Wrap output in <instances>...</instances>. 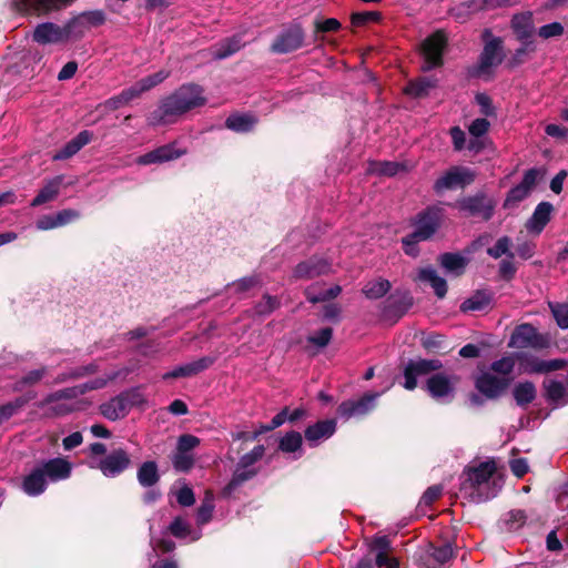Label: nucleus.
Returning a JSON list of instances; mask_svg holds the SVG:
<instances>
[{
  "label": "nucleus",
  "instance_id": "obj_42",
  "mask_svg": "<svg viewBox=\"0 0 568 568\" xmlns=\"http://www.w3.org/2000/svg\"><path fill=\"white\" fill-rule=\"evenodd\" d=\"M403 170V165L398 162H389V161H375L371 162L368 166V171L371 173H376L385 176L396 175L399 171Z\"/></svg>",
  "mask_w": 568,
  "mask_h": 568
},
{
  "label": "nucleus",
  "instance_id": "obj_54",
  "mask_svg": "<svg viewBox=\"0 0 568 568\" xmlns=\"http://www.w3.org/2000/svg\"><path fill=\"white\" fill-rule=\"evenodd\" d=\"M510 244H511L510 239L507 236H503V237L498 239V241L496 242V244L493 247H489L487 250V254L494 258H499L500 256L506 255V254H508L509 257H513V254L509 253Z\"/></svg>",
  "mask_w": 568,
  "mask_h": 568
},
{
  "label": "nucleus",
  "instance_id": "obj_25",
  "mask_svg": "<svg viewBox=\"0 0 568 568\" xmlns=\"http://www.w3.org/2000/svg\"><path fill=\"white\" fill-rule=\"evenodd\" d=\"M552 205L549 202L539 203L531 217L526 223V229L535 234H540L550 221Z\"/></svg>",
  "mask_w": 568,
  "mask_h": 568
},
{
  "label": "nucleus",
  "instance_id": "obj_47",
  "mask_svg": "<svg viewBox=\"0 0 568 568\" xmlns=\"http://www.w3.org/2000/svg\"><path fill=\"white\" fill-rule=\"evenodd\" d=\"M549 308L556 320L557 325L566 329L568 328V304L566 303H549Z\"/></svg>",
  "mask_w": 568,
  "mask_h": 568
},
{
  "label": "nucleus",
  "instance_id": "obj_52",
  "mask_svg": "<svg viewBox=\"0 0 568 568\" xmlns=\"http://www.w3.org/2000/svg\"><path fill=\"white\" fill-rule=\"evenodd\" d=\"M420 344L429 352H436L444 348L445 337L440 334L429 333L420 338Z\"/></svg>",
  "mask_w": 568,
  "mask_h": 568
},
{
  "label": "nucleus",
  "instance_id": "obj_43",
  "mask_svg": "<svg viewBox=\"0 0 568 568\" xmlns=\"http://www.w3.org/2000/svg\"><path fill=\"white\" fill-rule=\"evenodd\" d=\"M303 443L302 435L298 432H288L280 439V449L284 453H296L301 449Z\"/></svg>",
  "mask_w": 568,
  "mask_h": 568
},
{
  "label": "nucleus",
  "instance_id": "obj_50",
  "mask_svg": "<svg viewBox=\"0 0 568 568\" xmlns=\"http://www.w3.org/2000/svg\"><path fill=\"white\" fill-rule=\"evenodd\" d=\"M515 367V359L513 356H505L498 361H495L490 368L494 373L499 374V377H508Z\"/></svg>",
  "mask_w": 568,
  "mask_h": 568
},
{
  "label": "nucleus",
  "instance_id": "obj_29",
  "mask_svg": "<svg viewBox=\"0 0 568 568\" xmlns=\"http://www.w3.org/2000/svg\"><path fill=\"white\" fill-rule=\"evenodd\" d=\"M62 182L63 178L61 175L49 180L39 191L38 195L32 200L31 206H40L44 203L53 201L60 192Z\"/></svg>",
  "mask_w": 568,
  "mask_h": 568
},
{
  "label": "nucleus",
  "instance_id": "obj_39",
  "mask_svg": "<svg viewBox=\"0 0 568 568\" xmlns=\"http://www.w3.org/2000/svg\"><path fill=\"white\" fill-rule=\"evenodd\" d=\"M389 290V281L385 278H377L366 283L363 287V293L367 298L377 300L383 297Z\"/></svg>",
  "mask_w": 568,
  "mask_h": 568
},
{
  "label": "nucleus",
  "instance_id": "obj_48",
  "mask_svg": "<svg viewBox=\"0 0 568 568\" xmlns=\"http://www.w3.org/2000/svg\"><path fill=\"white\" fill-rule=\"evenodd\" d=\"M169 71L160 70L159 72L148 75L140 81H138V85L140 90L143 92L151 90L152 88L156 87L158 84L162 83L168 77Z\"/></svg>",
  "mask_w": 568,
  "mask_h": 568
},
{
  "label": "nucleus",
  "instance_id": "obj_51",
  "mask_svg": "<svg viewBox=\"0 0 568 568\" xmlns=\"http://www.w3.org/2000/svg\"><path fill=\"white\" fill-rule=\"evenodd\" d=\"M341 291H342L341 286L335 285L326 291H323V292H320L316 294V293H314L313 287H310L306 290V296L310 302L317 303V302L327 301V300H332V298L336 297L341 293Z\"/></svg>",
  "mask_w": 568,
  "mask_h": 568
},
{
  "label": "nucleus",
  "instance_id": "obj_4",
  "mask_svg": "<svg viewBox=\"0 0 568 568\" xmlns=\"http://www.w3.org/2000/svg\"><path fill=\"white\" fill-rule=\"evenodd\" d=\"M496 471L495 462H483L478 466L469 468L462 484V489L469 495L473 501L483 503L495 497L500 485L494 478Z\"/></svg>",
  "mask_w": 568,
  "mask_h": 568
},
{
  "label": "nucleus",
  "instance_id": "obj_18",
  "mask_svg": "<svg viewBox=\"0 0 568 568\" xmlns=\"http://www.w3.org/2000/svg\"><path fill=\"white\" fill-rule=\"evenodd\" d=\"M443 217V211L438 207L427 209L424 213H422L417 221L416 227L413 232L415 237H418L422 241H426L434 235V233L439 227L440 221Z\"/></svg>",
  "mask_w": 568,
  "mask_h": 568
},
{
  "label": "nucleus",
  "instance_id": "obj_24",
  "mask_svg": "<svg viewBox=\"0 0 568 568\" xmlns=\"http://www.w3.org/2000/svg\"><path fill=\"white\" fill-rule=\"evenodd\" d=\"M101 414L109 420L124 418L130 412V403L126 396L121 394L100 406Z\"/></svg>",
  "mask_w": 568,
  "mask_h": 568
},
{
  "label": "nucleus",
  "instance_id": "obj_46",
  "mask_svg": "<svg viewBox=\"0 0 568 568\" xmlns=\"http://www.w3.org/2000/svg\"><path fill=\"white\" fill-rule=\"evenodd\" d=\"M28 403V398L18 397L13 402L7 403L0 407V424L11 418L19 409Z\"/></svg>",
  "mask_w": 568,
  "mask_h": 568
},
{
  "label": "nucleus",
  "instance_id": "obj_37",
  "mask_svg": "<svg viewBox=\"0 0 568 568\" xmlns=\"http://www.w3.org/2000/svg\"><path fill=\"white\" fill-rule=\"evenodd\" d=\"M545 388L548 399L557 405L568 404V388L562 383L548 381L545 382Z\"/></svg>",
  "mask_w": 568,
  "mask_h": 568
},
{
  "label": "nucleus",
  "instance_id": "obj_20",
  "mask_svg": "<svg viewBox=\"0 0 568 568\" xmlns=\"http://www.w3.org/2000/svg\"><path fill=\"white\" fill-rule=\"evenodd\" d=\"M510 378L484 373L476 379V388L488 398L499 397L508 387Z\"/></svg>",
  "mask_w": 568,
  "mask_h": 568
},
{
  "label": "nucleus",
  "instance_id": "obj_19",
  "mask_svg": "<svg viewBox=\"0 0 568 568\" xmlns=\"http://www.w3.org/2000/svg\"><path fill=\"white\" fill-rule=\"evenodd\" d=\"M48 481L58 483L70 478L73 469L72 463L67 458L55 457L43 460L38 465Z\"/></svg>",
  "mask_w": 568,
  "mask_h": 568
},
{
  "label": "nucleus",
  "instance_id": "obj_15",
  "mask_svg": "<svg viewBox=\"0 0 568 568\" xmlns=\"http://www.w3.org/2000/svg\"><path fill=\"white\" fill-rule=\"evenodd\" d=\"M379 395V393H367L357 400L343 402L337 408V414L345 420L353 417H362L373 410Z\"/></svg>",
  "mask_w": 568,
  "mask_h": 568
},
{
  "label": "nucleus",
  "instance_id": "obj_64",
  "mask_svg": "<svg viewBox=\"0 0 568 568\" xmlns=\"http://www.w3.org/2000/svg\"><path fill=\"white\" fill-rule=\"evenodd\" d=\"M489 125L490 124L486 119L480 118V119L474 120L471 122V124L469 125L468 130L473 136L479 138L488 131Z\"/></svg>",
  "mask_w": 568,
  "mask_h": 568
},
{
  "label": "nucleus",
  "instance_id": "obj_14",
  "mask_svg": "<svg viewBox=\"0 0 568 568\" xmlns=\"http://www.w3.org/2000/svg\"><path fill=\"white\" fill-rule=\"evenodd\" d=\"M447 44V37L443 31H437L425 39L423 43V54L425 58L424 70L439 67L443 63V52Z\"/></svg>",
  "mask_w": 568,
  "mask_h": 568
},
{
  "label": "nucleus",
  "instance_id": "obj_30",
  "mask_svg": "<svg viewBox=\"0 0 568 568\" xmlns=\"http://www.w3.org/2000/svg\"><path fill=\"white\" fill-rule=\"evenodd\" d=\"M511 28L521 42L531 41L534 24L530 14H516L511 20Z\"/></svg>",
  "mask_w": 568,
  "mask_h": 568
},
{
  "label": "nucleus",
  "instance_id": "obj_49",
  "mask_svg": "<svg viewBox=\"0 0 568 568\" xmlns=\"http://www.w3.org/2000/svg\"><path fill=\"white\" fill-rule=\"evenodd\" d=\"M526 515L520 509L510 510L504 517V524L508 530H517L526 523Z\"/></svg>",
  "mask_w": 568,
  "mask_h": 568
},
{
  "label": "nucleus",
  "instance_id": "obj_57",
  "mask_svg": "<svg viewBox=\"0 0 568 568\" xmlns=\"http://www.w3.org/2000/svg\"><path fill=\"white\" fill-rule=\"evenodd\" d=\"M564 33V27L559 22H552L545 24L539 28L538 34L542 39H550L555 37H560Z\"/></svg>",
  "mask_w": 568,
  "mask_h": 568
},
{
  "label": "nucleus",
  "instance_id": "obj_63",
  "mask_svg": "<svg viewBox=\"0 0 568 568\" xmlns=\"http://www.w3.org/2000/svg\"><path fill=\"white\" fill-rule=\"evenodd\" d=\"M176 500L181 506H184V507L192 506L195 501L193 490L187 486H183L176 493Z\"/></svg>",
  "mask_w": 568,
  "mask_h": 568
},
{
  "label": "nucleus",
  "instance_id": "obj_23",
  "mask_svg": "<svg viewBox=\"0 0 568 568\" xmlns=\"http://www.w3.org/2000/svg\"><path fill=\"white\" fill-rule=\"evenodd\" d=\"M564 361L551 359L542 361L535 356L524 355L520 357V366L525 373L528 374H541L552 371H557L564 367Z\"/></svg>",
  "mask_w": 568,
  "mask_h": 568
},
{
  "label": "nucleus",
  "instance_id": "obj_1",
  "mask_svg": "<svg viewBox=\"0 0 568 568\" xmlns=\"http://www.w3.org/2000/svg\"><path fill=\"white\" fill-rule=\"evenodd\" d=\"M104 22L102 10L83 11L63 24L50 21L38 23L32 31V40L40 45L62 47L81 40L91 29Z\"/></svg>",
  "mask_w": 568,
  "mask_h": 568
},
{
  "label": "nucleus",
  "instance_id": "obj_10",
  "mask_svg": "<svg viewBox=\"0 0 568 568\" xmlns=\"http://www.w3.org/2000/svg\"><path fill=\"white\" fill-rule=\"evenodd\" d=\"M456 207L469 216L480 217L484 221L489 220L496 206V202L486 196L484 193H478L473 196L460 199L456 202Z\"/></svg>",
  "mask_w": 568,
  "mask_h": 568
},
{
  "label": "nucleus",
  "instance_id": "obj_59",
  "mask_svg": "<svg viewBox=\"0 0 568 568\" xmlns=\"http://www.w3.org/2000/svg\"><path fill=\"white\" fill-rule=\"evenodd\" d=\"M95 369H97V366L94 364L81 366V367L74 368L70 373L63 375L61 378H59V382L84 377L90 374H93L95 372Z\"/></svg>",
  "mask_w": 568,
  "mask_h": 568
},
{
  "label": "nucleus",
  "instance_id": "obj_26",
  "mask_svg": "<svg viewBox=\"0 0 568 568\" xmlns=\"http://www.w3.org/2000/svg\"><path fill=\"white\" fill-rule=\"evenodd\" d=\"M48 480L39 466L33 468L22 481L23 491L31 497L43 494L47 489Z\"/></svg>",
  "mask_w": 568,
  "mask_h": 568
},
{
  "label": "nucleus",
  "instance_id": "obj_58",
  "mask_svg": "<svg viewBox=\"0 0 568 568\" xmlns=\"http://www.w3.org/2000/svg\"><path fill=\"white\" fill-rule=\"evenodd\" d=\"M278 306V302L275 297L264 295L262 301L255 306V312L258 315H267L272 313Z\"/></svg>",
  "mask_w": 568,
  "mask_h": 568
},
{
  "label": "nucleus",
  "instance_id": "obj_3",
  "mask_svg": "<svg viewBox=\"0 0 568 568\" xmlns=\"http://www.w3.org/2000/svg\"><path fill=\"white\" fill-rule=\"evenodd\" d=\"M203 92V88L194 83L181 85L150 113L148 124L156 126L173 123L182 114L204 105L206 99Z\"/></svg>",
  "mask_w": 568,
  "mask_h": 568
},
{
  "label": "nucleus",
  "instance_id": "obj_2",
  "mask_svg": "<svg viewBox=\"0 0 568 568\" xmlns=\"http://www.w3.org/2000/svg\"><path fill=\"white\" fill-rule=\"evenodd\" d=\"M116 376L118 373H110L93 381L57 390L38 402L37 407L42 410L45 417H61L80 410L83 408V400L79 399L80 396L87 392L103 388Z\"/></svg>",
  "mask_w": 568,
  "mask_h": 568
},
{
  "label": "nucleus",
  "instance_id": "obj_16",
  "mask_svg": "<svg viewBox=\"0 0 568 568\" xmlns=\"http://www.w3.org/2000/svg\"><path fill=\"white\" fill-rule=\"evenodd\" d=\"M442 368V362L438 359L410 361L404 371V387L413 390L417 386V378Z\"/></svg>",
  "mask_w": 568,
  "mask_h": 568
},
{
  "label": "nucleus",
  "instance_id": "obj_44",
  "mask_svg": "<svg viewBox=\"0 0 568 568\" xmlns=\"http://www.w3.org/2000/svg\"><path fill=\"white\" fill-rule=\"evenodd\" d=\"M516 0H470L468 9L470 11L491 10L496 8L510 7Z\"/></svg>",
  "mask_w": 568,
  "mask_h": 568
},
{
  "label": "nucleus",
  "instance_id": "obj_22",
  "mask_svg": "<svg viewBox=\"0 0 568 568\" xmlns=\"http://www.w3.org/2000/svg\"><path fill=\"white\" fill-rule=\"evenodd\" d=\"M214 362V357L204 356L194 362L175 367L174 369L163 374L162 378L169 379L179 377H190L207 369L210 366L213 365Z\"/></svg>",
  "mask_w": 568,
  "mask_h": 568
},
{
  "label": "nucleus",
  "instance_id": "obj_7",
  "mask_svg": "<svg viewBox=\"0 0 568 568\" xmlns=\"http://www.w3.org/2000/svg\"><path fill=\"white\" fill-rule=\"evenodd\" d=\"M200 445V438L191 434L178 438L175 452L172 455V465L178 471H189L195 462L193 449Z\"/></svg>",
  "mask_w": 568,
  "mask_h": 568
},
{
  "label": "nucleus",
  "instance_id": "obj_62",
  "mask_svg": "<svg viewBox=\"0 0 568 568\" xmlns=\"http://www.w3.org/2000/svg\"><path fill=\"white\" fill-rule=\"evenodd\" d=\"M80 214L71 209L62 210L54 214L55 221H57V227L67 225L73 221H75Z\"/></svg>",
  "mask_w": 568,
  "mask_h": 568
},
{
  "label": "nucleus",
  "instance_id": "obj_8",
  "mask_svg": "<svg viewBox=\"0 0 568 568\" xmlns=\"http://www.w3.org/2000/svg\"><path fill=\"white\" fill-rule=\"evenodd\" d=\"M476 174L465 166H453L447 170L434 184V190L442 193L446 190L463 189L475 181Z\"/></svg>",
  "mask_w": 568,
  "mask_h": 568
},
{
  "label": "nucleus",
  "instance_id": "obj_31",
  "mask_svg": "<svg viewBox=\"0 0 568 568\" xmlns=\"http://www.w3.org/2000/svg\"><path fill=\"white\" fill-rule=\"evenodd\" d=\"M256 123L257 118L246 113L231 114L225 121V125L227 129L239 133H245L251 131Z\"/></svg>",
  "mask_w": 568,
  "mask_h": 568
},
{
  "label": "nucleus",
  "instance_id": "obj_17",
  "mask_svg": "<svg viewBox=\"0 0 568 568\" xmlns=\"http://www.w3.org/2000/svg\"><path fill=\"white\" fill-rule=\"evenodd\" d=\"M331 263L328 260L322 256H312L301 263H298L294 271L293 277L295 280H312L316 276H321L329 273Z\"/></svg>",
  "mask_w": 568,
  "mask_h": 568
},
{
  "label": "nucleus",
  "instance_id": "obj_45",
  "mask_svg": "<svg viewBox=\"0 0 568 568\" xmlns=\"http://www.w3.org/2000/svg\"><path fill=\"white\" fill-rule=\"evenodd\" d=\"M155 151L160 163L179 159L186 153L184 149H178L175 143L162 145Z\"/></svg>",
  "mask_w": 568,
  "mask_h": 568
},
{
  "label": "nucleus",
  "instance_id": "obj_27",
  "mask_svg": "<svg viewBox=\"0 0 568 568\" xmlns=\"http://www.w3.org/2000/svg\"><path fill=\"white\" fill-rule=\"evenodd\" d=\"M92 133L90 131H81L75 138L69 141L52 159L54 161L67 160L77 154L84 145L91 142Z\"/></svg>",
  "mask_w": 568,
  "mask_h": 568
},
{
  "label": "nucleus",
  "instance_id": "obj_53",
  "mask_svg": "<svg viewBox=\"0 0 568 568\" xmlns=\"http://www.w3.org/2000/svg\"><path fill=\"white\" fill-rule=\"evenodd\" d=\"M333 331L331 327H324L307 337L308 343L315 345L318 348H323L332 339Z\"/></svg>",
  "mask_w": 568,
  "mask_h": 568
},
{
  "label": "nucleus",
  "instance_id": "obj_6",
  "mask_svg": "<svg viewBox=\"0 0 568 568\" xmlns=\"http://www.w3.org/2000/svg\"><path fill=\"white\" fill-rule=\"evenodd\" d=\"M483 39L485 45L477 68L479 77L489 74L491 69L499 65L504 59L503 40L500 38L495 37L490 30H485Z\"/></svg>",
  "mask_w": 568,
  "mask_h": 568
},
{
  "label": "nucleus",
  "instance_id": "obj_40",
  "mask_svg": "<svg viewBox=\"0 0 568 568\" xmlns=\"http://www.w3.org/2000/svg\"><path fill=\"white\" fill-rule=\"evenodd\" d=\"M214 507V495L211 491H206L196 514L199 526L205 525L211 520Z\"/></svg>",
  "mask_w": 568,
  "mask_h": 568
},
{
  "label": "nucleus",
  "instance_id": "obj_9",
  "mask_svg": "<svg viewBox=\"0 0 568 568\" xmlns=\"http://www.w3.org/2000/svg\"><path fill=\"white\" fill-rule=\"evenodd\" d=\"M549 345V338L539 334L530 324H521L515 328L510 336L509 346L515 348H546Z\"/></svg>",
  "mask_w": 568,
  "mask_h": 568
},
{
  "label": "nucleus",
  "instance_id": "obj_12",
  "mask_svg": "<svg viewBox=\"0 0 568 568\" xmlns=\"http://www.w3.org/2000/svg\"><path fill=\"white\" fill-rule=\"evenodd\" d=\"M73 0H11V7L21 13L45 16L69 6Z\"/></svg>",
  "mask_w": 568,
  "mask_h": 568
},
{
  "label": "nucleus",
  "instance_id": "obj_55",
  "mask_svg": "<svg viewBox=\"0 0 568 568\" xmlns=\"http://www.w3.org/2000/svg\"><path fill=\"white\" fill-rule=\"evenodd\" d=\"M265 453L263 445L255 446L250 453L243 455L239 462L243 467L254 468L256 462H258Z\"/></svg>",
  "mask_w": 568,
  "mask_h": 568
},
{
  "label": "nucleus",
  "instance_id": "obj_11",
  "mask_svg": "<svg viewBox=\"0 0 568 568\" xmlns=\"http://www.w3.org/2000/svg\"><path fill=\"white\" fill-rule=\"evenodd\" d=\"M305 34L298 23H292L283 29L275 38L271 50L275 53L284 54L300 49L304 43Z\"/></svg>",
  "mask_w": 568,
  "mask_h": 568
},
{
  "label": "nucleus",
  "instance_id": "obj_5",
  "mask_svg": "<svg viewBox=\"0 0 568 568\" xmlns=\"http://www.w3.org/2000/svg\"><path fill=\"white\" fill-rule=\"evenodd\" d=\"M88 465L92 469H99L105 477L114 478L129 469L132 460L125 449L116 448L101 458H90Z\"/></svg>",
  "mask_w": 568,
  "mask_h": 568
},
{
  "label": "nucleus",
  "instance_id": "obj_38",
  "mask_svg": "<svg viewBox=\"0 0 568 568\" xmlns=\"http://www.w3.org/2000/svg\"><path fill=\"white\" fill-rule=\"evenodd\" d=\"M514 398L519 406L531 403L536 397V388L532 383H519L514 387Z\"/></svg>",
  "mask_w": 568,
  "mask_h": 568
},
{
  "label": "nucleus",
  "instance_id": "obj_34",
  "mask_svg": "<svg viewBox=\"0 0 568 568\" xmlns=\"http://www.w3.org/2000/svg\"><path fill=\"white\" fill-rule=\"evenodd\" d=\"M437 84V80L435 78H420L416 81L409 82L404 92L412 98H423L426 97L432 89H434Z\"/></svg>",
  "mask_w": 568,
  "mask_h": 568
},
{
  "label": "nucleus",
  "instance_id": "obj_36",
  "mask_svg": "<svg viewBox=\"0 0 568 568\" xmlns=\"http://www.w3.org/2000/svg\"><path fill=\"white\" fill-rule=\"evenodd\" d=\"M255 475V468L243 467L242 465L237 464L232 479L223 489V495L230 496L239 486H241L244 481L251 479Z\"/></svg>",
  "mask_w": 568,
  "mask_h": 568
},
{
  "label": "nucleus",
  "instance_id": "obj_60",
  "mask_svg": "<svg viewBox=\"0 0 568 568\" xmlns=\"http://www.w3.org/2000/svg\"><path fill=\"white\" fill-rule=\"evenodd\" d=\"M432 557L439 564H446L453 558V548L449 544L433 548Z\"/></svg>",
  "mask_w": 568,
  "mask_h": 568
},
{
  "label": "nucleus",
  "instance_id": "obj_28",
  "mask_svg": "<svg viewBox=\"0 0 568 568\" xmlns=\"http://www.w3.org/2000/svg\"><path fill=\"white\" fill-rule=\"evenodd\" d=\"M418 280L420 282L428 283L438 298H443L446 295V280L440 277L433 267L420 268L418 272Z\"/></svg>",
  "mask_w": 568,
  "mask_h": 568
},
{
  "label": "nucleus",
  "instance_id": "obj_35",
  "mask_svg": "<svg viewBox=\"0 0 568 568\" xmlns=\"http://www.w3.org/2000/svg\"><path fill=\"white\" fill-rule=\"evenodd\" d=\"M491 296L487 292H476L473 296L462 303L463 312H483L489 308Z\"/></svg>",
  "mask_w": 568,
  "mask_h": 568
},
{
  "label": "nucleus",
  "instance_id": "obj_21",
  "mask_svg": "<svg viewBox=\"0 0 568 568\" xmlns=\"http://www.w3.org/2000/svg\"><path fill=\"white\" fill-rule=\"evenodd\" d=\"M336 430L334 419L320 420L305 429V439L311 447L318 446L323 440L328 439Z\"/></svg>",
  "mask_w": 568,
  "mask_h": 568
},
{
  "label": "nucleus",
  "instance_id": "obj_61",
  "mask_svg": "<svg viewBox=\"0 0 568 568\" xmlns=\"http://www.w3.org/2000/svg\"><path fill=\"white\" fill-rule=\"evenodd\" d=\"M476 102L480 108V112L486 116L495 115V108L491 99L485 93H478L476 95Z\"/></svg>",
  "mask_w": 568,
  "mask_h": 568
},
{
  "label": "nucleus",
  "instance_id": "obj_56",
  "mask_svg": "<svg viewBox=\"0 0 568 568\" xmlns=\"http://www.w3.org/2000/svg\"><path fill=\"white\" fill-rule=\"evenodd\" d=\"M170 531L178 538H185L191 534V528L184 518L176 517L170 525Z\"/></svg>",
  "mask_w": 568,
  "mask_h": 568
},
{
  "label": "nucleus",
  "instance_id": "obj_32",
  "mask_svg": "<svg viewBox=\"0 0 568 568\" xmlns=\"http://www.w3.org/2000/svg\"><path fill=\"white\" fill-rule=\"evenodd\" d=\"M136 478L142 487H152L160 480L155 462H144L138 469Z\"/></svg>",
  "mask_w": 568,
  "mask_h": 568
},
{
  "label": "nucleus",
  "instance_id": "obj_41",
  "mask_svg": "<svg viewBox=\"0 0 568 568\" xmlns=\"http://www.w3.org/2000/svg\"><path fill=\"white\" fill-rule=\"evenodd\" d=\"M440 265L448 272L460 274L465 266L466 260L459 254L445 253L439 256Z\"/></svg>",
  "mask_w": 568,
  "mask_h": 568
},
{
  "label": "nucleus",
  "instance_id": "obj_33",
  "mask_svg": "<svg viewBox=\"0 0 568 568\" xmlns=\"http://www.w3.org/2000/svg\"><path fill=\"white\" fill-rule=\"evenodd\" d=\"M243 45L244 42H242L241 37L234 36L215 45L212 49L211 54L217 60L225 59L237 52Z\"/></svg>",
  "mask_w": 568,
  "mask_h": 568
},
{
  "label": "nucleus",
  "instance_id": "obj_13",
  "mask_svg": "<svg viewBox=\"0 0 568 568\" xmlns=\"http://www.w3.org/2000/svg\"><path fill=\"white\" fill-rule=\"evenodd\" d=\"M457 383L458 377L455 375L436 373L427 379L426 388L433 398L448 402L454 397Z\"/></svg>",
  "mask_w": 568,
  "mask_h": 568
}]
</instances>
